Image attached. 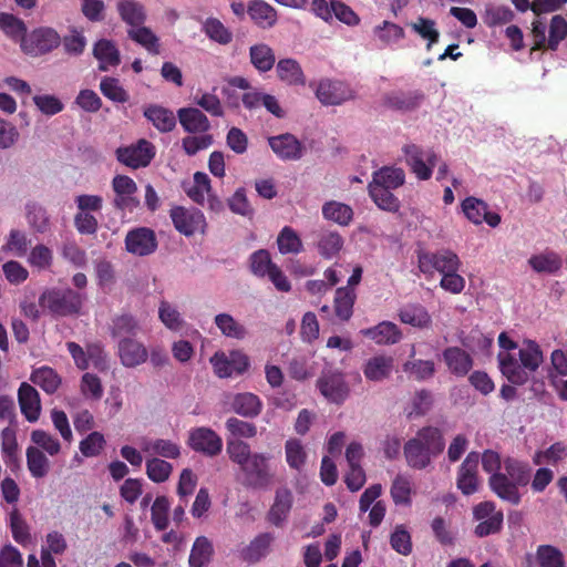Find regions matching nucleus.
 Segmentation results:
<instances>
[{
	"label": "nucleus",
	"instance_id": "obj_42",
	"mask_svg": "<svg viewBox=\"0 0 567 567\" xmlns=\"http://www.w3.org/2000/svg\"><path fill=\"white\" fill-rule=\"evenodd\" d=\"M144 116L161 132H169L176 125L174 113L159 105H151L144 110Z\"/></svg>",
	"mask_w": 567,
	"mask_h": 567
},
{
	"label": "nucleus",
	"instance_id": "obj_10",
	"mask_svg": "<svg viewBox=\"0 0 567 567\" xmlns=\"http://www.w3.org/2000/svg\"><path fill=\"white\" fill-rule=\"evenodd\" d=\"M269 461L268 455L254 453L252 458L240 470L244 483L254 488L268 487L274 480Z\"/></svg>",
	"mask_w": 567,
	"mask_h": 567
},
{
	"label": "nucleus",
	"instance_id": "obj_38",
	"mask_svg": "<svg viewBox=\"0 0 567 567\" xmlns=\"http://www.w3.org/2000/svg\"><path fill=\"white\" fill-rule=\"evenodd\" d=\"M142 451L150 455H159L166 458H177L181 455L178 442L167 439L143 441Z\"/></svg>",
	"mask_w": 567,
	"mask_h": 567
},
{
	"label": "nucleus",
	"instance_id": "obj_23",
	"mask_svg": "<svg viewBox=\"0 0 567 567\" xmlns=\"http://www.w3.org/2000/svg\"><path fill=\"white\" fill-rule=\"evenodd\" d=\"M360 334L379 346L394 344L402 339L399 327L391 321H382L371 328L362 329Z\"/></svg>",
	"mask_w": 567,
	"mask_h": 567
},
{
	"label": "nucleus",
	"instance_id": "obj_28",
	"mask_svg": "<svg viewBox=\"0 0 567 567\" xmlns=\"http://www.w3.org/2000/svg\"><path fill=\"white\" fill-rule=\"evenodd\" d=\"M30 247V239L25 231L13 228L4 237L0 247V260L8 257H23Z\"/></svg>",
	"mask_w": 567,
	"mask_h": 567
},
{
	"label": "nucleus",
	"instance_id": "obj_20",
	"mask_svg": "<svg viewBox=\"0 0 567 567\" xmlns=\"http://www.w3.org/2000/svg\"><path fill=\"white\" fill-rule=\"evenodd\" d=\"M18 401L22 415L30 423H35L41 415L42 406L40 394L27 382L21 383L18 391Z\"/></svg>",
	"mask_w": 567,
	"mask_h": 567
},
{
	"label": "nucleus",
	"instance_id": "obj_26",
	"mask_svg": "<svg viewBox=\"0 0 567 567\" xmlns=\"http://www.w3.org/2000/svg\"><path fill=\"white\" fill-rule=\"evenodd\" d=\"M394 368V360L390 355L379 354L369 358L362 368L367 380L381 382L391 377Z\"/></svg>",
	"mask_w": 567,
	"mask_h": 567
},
{
	"label": "nucleus",
	"instance_id": "obj_8",
	"mask_svg": "<svg viewBox=\"0 0 567 567\" xmlns=\"http://www.w3.org/2000/svg\"><path fill=\"white\" fill-rule=\"evenodd\" d=\"M169 216L175 229L186 237L206 233V217L199 209L174 206Z\"/></svg>",
	"mask_w": 567,
	"mask_h": 567
},
{
	"label": "nucleus",
	"instance_id": "obj_39",
	"mask_svg": "<svg viewBox=\"0 0 567 567\" xmlns=\"http://www.w3.org/2000/svg\"><path fill=\"white\" fill-rule=\"evenodd\" d=\"M277 76L288 85H303L306 76L300 64L293 59H282L276 65Z\"/></svg>",
	"mask_w": 567,
	"mask_h": 567
},
{
	"label": "nucleus",
	"instance_id": "obj_46",
	"mask_svg": "<svg viewBox=\"0 0 567 567\" xmlns=\"http://www.w3.org/2000/svg\"><path fill=\"white\" fill-rule=\"evenodd\" d=\"M30 380L49 394L56 392L62 382L61 377L50 367L33 370Z\"/></svg>",
	"mask_w": 567,
	"mask_h": 567
},
{
	"label": "nucleus",
	"instance_id": "obj_44",
	"mask_svg": "<svg viewBox=\"0 0 567 567\" xmlns=\"http://www.w3.org/2000/svg\"><path fill=\"white\" fill-rule=\"evenodd\" d=\"M285 457L290 468L300 472L307 464L308 453L300 440L291 437L285 443Z\"/></svg>",
	"mask_w": 567,
	"mask_h": 567
},
{
	"label": "nucleus",
	"instance_id": "obj_31",
	"mask_svg": "<svg viewBox=\"0 0 567 567\" xmlns=\"http://www.w3.org/2000/svg\"><path fill=\"white\" fill-rule=\"evenodd\" d=\"M182 127L188 133H207L210 128L208 117L196 107H183L177 112Z\"/></svg>",
	"mask_w": 567,
	"mask_h": 567
},
{
	"label": "nucleus",
	"instance_id": "obj_45",
	"mask_svg": "<svg viewBox=\"0 0 567 567\" xmlns=\"http://www.w3.org/2000/svg\"><path fill=\"white\" fill-rule=\"evenodd\" d=\"M25 456L27 466L32 477L41 478L49 473L51 463L45 453L39 451L38 446H28Z\"/></svg>",
	"mask_w": 567,
	"mask_h": 567
},
{
	"label": "nucleus",
	"instance_id": "obj_51",
	"mask_svg": "<svg viewBox=\"0 0 567 567\" xmlns=\"http://www.w3.org/2000/svg\"><path fill=\"white\" fill-rule=\"evenodd\" d=\"M408 25L414 33H416L421 39L427 42V51H430L432 45L439 41L440 32L436 28V23L434 20L419 17L414 21L410 22Z\"/></svg>",
	"mask_w": 567,
	"mask_h": 567
},
{
	"label": "nucleus",
	"instance_id": "obj_48",
	"mask_svg": "<svg viewBox=\"0 0 567 567\" xmlns=\"http://www.w3.org/2000/svg\"><path fill=\"white\" fill-rule=\"evenodd\" d=\"M414 494L412 482L404 475H396L391 484L390 495L395 505L410 506Z\"/></svg>",
	"mask_w": 567,
	"mask_h": 567
},
{
	"label": "nucleus",
	"instance_id": "obj_25",
	"mask_svg": "<svg viewBox=\"0 0 567 567\" xmlns=\"http://www.w3.org/2000/svg\"><path fill=\"white\" fill-rule=\"evenodd\" d=\"M115 9L121 21L128 28L145 24L147 20L146 8L137 0H117Z\"/></svg>",
	"mask_w": 567,
	"mask_h": 567
},
{
	"label": "nucleus",
	"instance_id": "obj_43",
	"mask_svg": "<svg viewBox=\"0 0 567 567\" xmlns=\"http://www.w3.org/2000/svg\"><path fill=\"white\" fill-rule=\"evenodd\" d=\"M214 548L212 542L205 536L197 537L189 554V566L207 567L212 560Z\"/></svg>",
	"mask_w": 567,
	"mask_h": 567
},
{
	"label": "nucleus",
	"instance_id": "obj_37",
	"mask_svg": "<svg viewBox=\"0 0 567 567\" xmlns=\"http://www.w3.org/2000/svg\"><path fill=\"white\" fill-rule=\"evenodd\" d=\"M234 412L245 417H256L262 410V402L258 395L244 392L234 395L231 401Z\"/></svg>",
	"mask_w": 567,
	"mask_h": 567
},
{
	"label": "nucleus",
	"instance_id": "obj_30",
	"mask_svg": "<svg viewBox=\"0 0 567 567\" xmlns=\"http://www.w3.org/2000/svg\"><path fill=\"white\" fill-rule=\"evenodd\" d=\"M274 539L275 537L270 533L257 535L246 547L241 549V558L249 564L260 561L270 553Z\"/></svg>",
	"mask_w": 567,
	"mask_h": 567
},
{
	"label": "nucleus",
	"instance_id": "obj_22",
	"mask_svg": "<svg viewBox=\"0 0 567 567\" xmlns=\"http://www.w3.org/2000/svg\"><path fill=\"white\" fill-rule=\"evenodd\" d=\"M247 13L251 22L262 30H269L278 22L277 10L265 0H250Z\"/></svg>",
	"mask_w": 567,
	"mask_h": 567
},
{
	"label": "nucleus",
	"instance_id": "obj_24",
	"mask_svg": "<svg viewBox=\"0 0 567 567\" xmlns=\"http://www.w3.org/2000/svg\"><path fill=\"white\" fill-rule=\"evenodd\" d=\"M112 187L116 195V206L132 209L138 205V200L135 198L137 185L131 177L116 175L112 181Z\"/></svg>",
	"mask_w": 567,
	"mask_h": 567
},
{
	"label": "nucleus",
	"instance_id": "obj_49",
	"mask_svg": "<svg viewBox=\"0 0 567 567\" xmlns=\"http://www.w3.org/2000/svg\"><path fill=\"white\" fill-rule=\"evenodd\" d=\"M344 245L340 234L336 231H324L317 241V249L321 257L332 259L339 255Z\"/></svg>",
	"mask_w": 567,
	"mask_h": 567
},
{
	"label": "nucleus",
	"instance_id": "obj_47",
	"mask_svg": "<svg viewBox=\"0 0 567 567\" xmlns=\"http://www.w3.org/2000/svg\"><path fill=\"white\" fill-rule=\"evenodd\" d=\"M322 215L329 221L347 226L353 218V210L347 204L331 200L322 206Z\"/></svg>",
	"mask_w": 567,
	"mask_h": 567
},
{
	"label": "nucleus",
	"instance_id": "obj_52",
	"mask_svg": "<svg viewBox=\"0 0 567 567\" xmlns=\"http://www.w3.org/2000/svg\"><path fill=\"white\" fill-rule=\"evenodd\" d=\"M355 292L352 288H338L334 296V311L339 319L347 321L353 312Z\"/></svg>",
	"mask_w": 567,
	"mask_h": 567
},
{
	"label": "nucleus",
	"instance_id": "obj_32",
	"mask_svg": "<svg viewBox=\"0 0 567 567\" xmlns=\"http://www.w3.org/2000/svg\"><path fill=\"white\" fill-rule=\"evenodd\" d=\"M443 360L449 371L457 377H464L472 369L471 355L458 347H450L443 351Z\"/></svg>",
	"mask_w": 567,
	"mask_h": 567
},
{
	"label": "nucleus",
	"instance_id": "obj_40",
	"mask_svg": "<svg viewBox=\"0 0 567 567\" xmlns=\"http://www.w3.org/2000/svg\"><path fill=\"white\" fill-rule=\"evenodd\" d=\"M249 59L252 66L264 73L270 71L276 63L274 50L266 43H256L249 48Z\"/></svg>",
	"mask_w": 567,
	"mask_h": 567
},
{
	"label": "nucleus",
	"instance_id": "obj_50",
	"mask_svg": "<svg viewBox=\"0 0 567 567\" xmlns=\"http://www.w3.org/2000/svg\"><path fill=\"white\" fill-rule=\"evenodd\" d=\"M567 457V445L563 442H556L550 446L538 450L533 456L536 465H556Z\"/></svg>",
	"mask_w": 567,
	"mask_h": 567
},
{
	"label": "nucleus",
	"instance_id": "obj_58",
	"mask_svg": "<svg viewBox=\"0 0 567 567\" xmlns=\"http://www.w3.org/2000/svg\"><path fill=\"white\" fill-rule=\"evenodd\" d=\"M204 33L214 42L226 45L231 42V31L217 18H207L203 23Z\"/></svg>",
	"mask_w": 567,
	"mask_h": 567
},
{
	"label": "nucleus",
	"instance_id": "obj_53",
	"mask_svg": "<svg viewBox=\"0 0 567 567\" xmlns=\"http://www.w3.org/2000/svg\"><path fill=\"white\" fill-rule=\"evenodd\" d=\"M405 182V174L399 167H382L373 174L371 183L378 184L383 187L395 189L402 186Z\"/></svg>",
	"mask_w": 567,
	"mask_h": 567
},
{
	"label": "nucleus",
	"instance_id": "obj_2",
	"mask_svg": "<svg viewBox=\"0 0 567 567\" xmlns=\"http://www.w3.org/2000/svg\"><path fill=\"white\" fill-rule=\"evenodd\" d=\"M504 471L489 476V487L499 498L518 504L520 501L518 486L526 485L528 482L527 466L516 460L506 458Z\"/></svg>",
	"mask_w": 567,
	"mask_h": 567
},
{
	"label": "nucleus",
	"instance_id": "obj_5",
	"mask_svg": "<svg viewBox=\"0 0 567 567\" xmlns=\"http://www.w3.org/2000/svg\"><path fill=\"white\" fill-rule=\"evenodd\" d=\"M404 163L420 181H427L433 174L439 156L432 148H423L416 144H406L402 147Z\"/></svg>",
	"mask_w": 567,
	"mask_h": 567
},
{
	"label": "nucleus",
	"instance_id": "obj_64",
	"mask_svg": "<svg viewBox=\"0 0 567 567\" xmlns=\"http://www.w3.org/2000/svg\"><path fill=\"white\" fill-rule=\"evenodd\" d=\"M566 35L567 20L560 14L554 16L549 23V35L547 38V47L550 50L555 51Z\"/></svg>",
	"mask_w": 567,
	"mask_h": 567
},
{
	"label": "nucleus",
	"instance_id": "obj_7",
	"mask_svg": "<svg viewBox=\"0 0 567 567\" xmlns=\"http://www.w3.org/2000/svg\"><path fill=\"white\" fill-rule=\"evenodd\" d=\"M61 43L59 33L50 27H39L22 38L21 50L29 55L39 56L58 48Z\"/></svg>",
	"mask_w": 567,
	"mask_h": 567
},
{
	"label": "nucleus",
	"instance_id": "obj_16",
	"mask_svg": "<svg viewBox=\"0 0 567 567\" xmlns=\"http://www.w3.org/2000/svg\"><path fill=\"white\" fill-rule=\"evenodd\" d=\"M93 58L100 71L106 72L121 64L122 55L116 41L107 38L97 39L92 45Z\"/></svg>",
	"mask_w": 567,
	"mask_h": 567
},
{
	"label": "nucleus",
	"instance_id": "obj_57",
	"mask_svg": "<svg viewBox=\"0 0 567 567\" xmlns=\"http://www.w3.org/2000/svg\"><path fill=\"white\" fill-rule=\"evenodd\" d=\"M399 317L403 323L416 328H429L432 322L430 313L422 306H406L400 311Z\"/></svg>",
	"mask_w": 567,
	"mask_h": 567
},
{
	"label": "nucleus",
	"instance_id": "obj_33",
	"mask_svg": "<svg viewBox=\"0 0 567 567\" xmlns=\"http://www.w3.org/2000/svg\"><path fill=\"white\" fill-rule=\"evenodd\" d=\"M214 323L220 334L227 339L244 340L248 336L247 328L228 312H220L214 317Z\"/></svg>",
	"mask_w": 567,
	"mask_h": 567
},
{
	"label": "nucleus",
	"instance_id": "obj_12",
	"mask_svg": "<svg viewBox=\"0 0 567 567\" xmlns=\"http://www.w3.org/2000/svg\"><path fill=\"white\" fill-rule=\"evenodd\" d=\"M473 516L478 522L475 527V535L485 537L497 533L503 525V513L496 509L493 502H482L474 506Z\"/></svg>",
	"mask_w": 567,
	"mask_h": 567
},
{
	"label": "nucleus",
	"instance_id": "obj_29",
	"mask_svg": "<svg viewBox=\"0 0 567 567\" xmlns=\"http://www.w3.org/2000/svg\"><path fill=\"white\" fill-rule=\"evenodd\" d=\"M293 503L292 493L288 488L276 491L274 503L268 512V520L275 526H281L291 511Z\"/></svg>",
	"mask_w": 567,
	"mask_h": 567
},
{
	"label": "nucleus",
	"instance_id": "obj_6",
	"mask_svg": "<svg viewBox=\"0 0 567 567\" xmlns=\"http://www.w3.org/2000/svg\"><path fill=\"white\" fill-rule=\"evenodd\" d=\"M209 363L214 373L220 379L241 375L250 369L249 357L239 349L229 352L217 351L210 357Z\"/></svg>",
	"mask_w": 567,
	"mask_h": 567
},
{
	"label": "nucleus",
	"instance_id": "obj_36",
	"mask_svg": "<svg viewBox=\"0 0 567 567\" xmlns=\"http://www.w3.org/2000/svg\"><path fill=\"white\" fill-rule=\"evenodd\" d=\"M374 40L383 47H392L404 39L405 32L399 24L384 20L372 29Z\"/></svg>",
	"mask_w": 567,
	"mask_h": 567
},
{
	"label": "nucleus",
	"instance_id": "obj_13",
	"mask_svg": "<svg viewBox=\"0 0 567 567\" xmlns=\"http://www.w3.org/2000/svg\"><path fill=\"white\" fill-rule=\"evenodd\" d=\"M154 156L155 148L146 140H140L136 144L121 147L116 151L117 159L131 168L147 166Z\"/></svg>",
	"mask_w": 567,
	"mask_h": 567
},
{
	"label": "nucleus",
	"instance_id": "obj_17",
	"mask_svg": "<svg viewBox=\"0 0 567 567\" xmlns=\"http://www.w3.org/2000/svg\"><path fill=\"white\" fill-rule=\"evenodd\" d=\"M317 385L320 393L332 403H341L349 395V388L340 372H324Z\"/></svg>",
	"mask_w": 567,
	"mask_h": 567
},
{
	"label": "nucleus",
	"instance_id": "obj_11",
	"mask_svg": "<svg viewBox=\"0 0 567 567\" xmlns=\"http://www.w3.org/2000/svg\"><path fill=\"white\" fill-rule=\"evenodd\" d=\"M462 261L452 250H440L436 252H424L419 256V268L423 274L439 271L441 275L460 270Z\"/></svg>",
	"mask_w": 567,
	"mask_h": 567
},
{
	"label": "nucleus",
	"instance_id": "obj_9",
	"mask_svg": "<svg viewBox=\"0 0 567 567\" xmlns=\"http://www.w3.org/2000/svg\"><path fill=\"white\" fill-rule=\"evenodd\" d=\"M315 94L327 106L341 105L354 100L357 95L349 84L331 79H321L315 86Z\"/></svg>",
	"mask_w": 567,
	"mask_h": 567
},
{
	"label": "nucleus",
	"instance_id": "obj_59",
	"mask_svg": "<svg viewBox=\"0 0 567 567\" xmlns=\"http://www.w3.org/2000/svg\"><path fill=\"white\" fill-rule=\"evenodd\" d=\"M0 30L9 38L20 43L22 38H25L27 34V25L23 20L6 12H0Z\"/></svg>",
	"mask_w": 567,
	"mask_h": 567
},
{
	"label": "nucleus",
	"instance_id": "obj_56",
	"mask_svg": "<svg viewBox=\"0 0 567 567\" xmlns=\"http://www.w3.org/2000/svg\"><path fill=\"white\" fill-rule=\"evenodd\" d=\"M392 188L370 183L369 193L377 206L383 210L396 212L400 207L398 198L391 193Z\"/></svg>",
	"mask_w": 567,
	"mask_h": 567
},
{
	"label": "nucleus",
	"instance_id": "obj_62",
	"mask_svg": "<svg viewBox=\"0 0 567 567\" xmlns=\"http://www.w3.org/2000/svg\"><path fill=\"white\" fill-rule=\"evenodd\" d=\"M536 563L539 567H563L565 559L558 548L550 545H542L536 551Z\"/></svg>",
	"mask_w": 567,
	"mask_h": 567
},
{
	"label": "nucleus",
	"instance_id": "obj_15",
	"mask_svg": "<svg viewBox=\"0 0 567 567\" xmlns=\"http://www.w3.org/2000/svg\"><path fill=\"white\" fill-rule=\"evenodd\" d=\"M157 248L155 233L147 227H137L130 230L125 236V249L134 256H147Z\"/></svg>",
	"mask_w": 567,
	"mask_h": 567
},
{
	"label": "nucleus",
	"instance_id": "obj_35",
	"mask_svg": "<svg viewBox=\"0 0 567 567\" xmlns=\"http://www.w3.org/2000/svg\"><path fill=\"white\" fill-rule=\"evenodd\" d=\"M126 32L128 39L144 48L150 54H159V38L151 28L146 27L145 24H140L135 28H128Z\"/></svg>",
	"mask_w": 567,
	"mask_h": 567
},
{
	"label": "nucleus",
	"instance_id": "obj_4",
	"mask_svg": "<svg viewBox=\"0 0 567 567\" xmlns=\"http://www.w3.org/2000/svg\"><path fill=\"white\" fill-rule=\"evenodd\" d=\"M85 301V295L71 289H45L39 297V305L43 311L55 317H66L80 312Z\"/></svg>",
	"mask_w": 567,
	"mask_h": 567
},
{
	"label": "nucleus",
	"instance_id": "obj_60",
	"mask_svg": "<svg viewBox=\"0 0 567 567\" xmlns=\"http://www.w3.org/2000/svg\"><path fill=\"white\" fill-rule=\"evenodd\" d=\"M100 91L106 99L115 103H125L130 97L128 93L122 86L120 81L111 76H105L101 80Z\"/></svg>",
	"mask_w": 567,
	"mask_h": 567
},
{
	"label": "nucleus",
	"instance_id": "obj_27",
	"mask_svg": "<svg viewBox=\"0 0 567 567\" xmlns=\"http://www.w3.org/2000/svg\"><path fill=\"white\" fill-rule=\"evenodd\" d=\"M268 143L272 152L281 159L295 161L302 155L301 143L291 134L269 137Z\"/></svg>",
	"mask_w": 567,
	"mask_h": 567
},
{
	"label": "nucleus",
	"instance_id": "obj_1",
	"mask_svg": "<svg viewBox=\"0 0 567 567\" xmlns=\"http://www.w3.org/2000/svg\"><path fill=\"white\" fill-rule=\"evenodd\" d=\"M497 342L501 373L513 384L527 383L544 362L540 346L532 339L515 341L507 332L499 333Z\"/></svg>",
	"mask_w": 567,
	"mask_h": 567
},
{
	"label": "nucleus",
	"instance_id": "obj_54",
	"mask_svg": "<svg viewBox=\"0 0 567 567\" xmlns=\"http://www.w3.org/2000/svg\"><path fill=\"white\" fill-rule=\"evenodd\" d=\"M30 440L32 442L30 446H38L39 451L50 456H55L61 452L60 441L44 430H33L30 434Z\"/></svg>",
	"mask_w": 567,
	"mask_h": 567
},
{
	"label": "nucleus",
	"instance_id": "obj_21",
	"mask_svg": "<svg viewBox=\"0 0 567 567\" xmlns=\"http://www.w3.org/2000/svg\"><path fill=\"white\" fill-rule=\"evenodd\" d=\"M480 455L475 452L470 453L460 467L457 475V487L464 495H471L477 492L480 482L477 478V465Z\"/></svg>",
	"mask_w": 567,
	"mask_h": 567
},
{
	"label": "nucleus",
	"instance_id": "obj_34",
	"mask_svg": "<svg viewBox=\"0 0 567 567\" xmlns=\"http://www.w3.org/2000/svg\"><path fill=\"white\" fill-rule=\"evenodd\" d=\"M527 262L534 271L546 275H555L563 267L560 256L551 250L532 255Z\"/></svg>",
	"mask_w": 567,
	"mask_h": 567
},
{
	"label": "nucleus",
	"instance_id": "obj_41",
	"mask_svg": "<svg viewBox=\"0 0 567 567\" xmlns=\"http://www.w3.org/2000/svg\"><path fill=\"white\" fill-rule=\"evenodd\" d=\"M184 190L193 202L204 205L206 196L212 192L207 174L202 172L195 173L190 182L184 183Z\"/></svg>",
	"mask_w": 567,
	"mask_h": 567
},
{
	"label": "nucleus",
	"instance_id": "obj_19",
	"mask_svg": "<svg viewBox=\"0 0 567 567\" xmlns=\"http://www.w3.org/2000/svg\"><path fill=\"white\" fill-rule=\"evenodd\" d=\"M117 355L125 368H135L147 361L148 351L140 341L122 338L117 344Z\"/></svg>",
	"mask_w": 567,
	"mask_h": 567
},
{
	"label": "nucleus",
	"instance_id": "obj_14",
	"mask_svg": "<svg viewBox=\"0 0 567 567\" xmlns=\"http://www.w3.org/2000/svg\"><path fill=\"white\" fill-rule=\"evenodd\" d=\"M187 443L194 451L208 456L219 454L223 449L221 437L215 431L205 426L190 430Z\"/></svg>",
	"mask_w": 567,
	"mask_h": 567
},
{
	"label": "nucleus",
	"instance_id": "obj_18",
	"mask_svg": "<svg viewBox=\"0 0 567 567\" xmlns=\"http://www.w3.org/2000/svg\"><path fill=\"white\" fill-rule=\"evenodd\" d=\"M462 212L466 219L474 225L486 223L491 227H497L501 223V216L488 210V206L482 199L467 197L462 202Z\"/></svg>",
	"mask_w": 567,
	"mask_h": 567
},
{
	"label": "nucleus",
	"instance_id": "obj_3",
	"mask_svg": "<svg viewBox=\"0 0 567 567\" xmlns=\"http://www.w3.org/2000/svg\"><path fill=\"white\" fill-rule=\"evenodd\" d=\"M444 449L442 435L437 429L425 427L417 432L404 447L408 464L414 468H424L433 455Z\"/></svg>",
	"mask_w": 567,
	"mask_h": 567
},
{
	"label": "nucleus",
	"instance_id": "obj_63",
	"mask_svg": "<svg viewBox=\"0 0 567 567\" xmlns=\"http://www.w3.org/2000/svg\"><path fill=\"white\" fill-rule=\"evenodd\" d=\"M158 317L162 323L172 331H179L185 324V321L176 307L165 301L159 305Z\"/></svg>",
	"mask_w": 567,
	"mask_h": 567
},
{
	"label": "nucleus",
	"instance_id": "obj_55",
	"mask_svg": "<svg viewBox=\"0 0 567 567\" xmlns=\"http://www.w3.org/2000/svg\"><path fill=\"white\" fill-rule=\"evenodd\" d=\"M24 215L31 229L43 233L48 229L49 218L45 209L37 202L30 200L24 206Z\"/></svg>",
	"mask_w": 567,
	"mask_h": 567
},
{
	"label": "nucleus",
	"instance_id": "obj_61",
	"mask_svg": "<svg viewBox=\"0 0 567 567\" xmlns=\"http://www.w3.org/2000/svg\"><path fill=\"white\" fill-rule=\"evenodd\" d=\"M278 249L281 254H298L302 250V241L290 227H284L277 238Z\"/></svg>",
	"mask_w": 567,
	"mask_h": 567
}]
</instances>
